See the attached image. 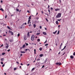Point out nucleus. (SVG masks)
Listing matches in <instances>:
<instances>
[{
  "mask_svg": "<svg viewBox=\"0 0 75 75\" xmlns=\"http://www.w3.org/2000/svg\"><path fill=\"white\" fill-rule=\"evenodd\" d=\"M62 13H59L57 14V15L56 16V18H59L61 17V15Z\"/></svg>",
  "mask_w": 75,
  "mask_h": 75,
  "instance_id": "nucleus-1",
  "label": "nucleus"
},
{
  "mask_svg": "<svg viewBox=\"0 0 75 75\" xmlns=\"http://www.w3.org/2000/svg\"><path fill=\"white\" fill-rule=\"evenodd\" d=\"M35 38V36L34 35H33L31 37V41H34V38Z\"/></svg>",
  "mask_w": 75,
  "mask_h": 75,
  "instance_id": "nucleus-2",
  "label": "nucleus"
},
{
  "mask_svg": "<svg viewBox=\"0 0 75 75\" xmlns=\"http://www.w3.org/2000/svg\"><path fill=\"white\" fill-rule=\"evenodd\" d=\"M56 64L57 65H62V64L61 63H59V62H57L56 63Z\"/></svg>",
  "mask_w": 75,
  "mask_h": 75,
  "instance_id": "nucleus-3",
  "label": "nucleus"
},
{
  "mask_svg": "<svg viewBox=\"0 0 75 75\" xmlns=\"http://www.w3.org/2000/svg\"><path fill=\"white\" fill-rule=\"evenodd\" d=\"M9 33H11V35H13V32L11 31L10 30H9Z\"/></svg>",
  "mask_w": 75,
  "mask_h": 75,
  "instance_id": "nucleus-4",
  "label": "nucleus"
},
{
  "mask_svg": "<svg viewBox=\"0 0 75 75\" xmlns=\"http://www.w3.org/2000/svg\"><path fill=\"white\" fill-rule=\"evenodd\" d=\"M27 35L28 37H30V33H29V32H28Z\"/></svg>",
  "mask_w": 75,
  "mask_h": 75,
  "instance_id": "nucleus-5",
  "label": "nucleus"
},
{
  "mask_svg": "<svg viewBox=\"0 0 75 75\" xmlns=\"http://www.w3.org/2000/svg\"><path fill=\"white\" fill-rule=\"evenodd\" d=\"M43 34H44V35H47V33H45V32H42Z\"/></svg>",
  "mask_w": 75,
  "mask_h": 75,
  "instance_id": "nucleus-6",
  "label": "nucleus"
},
{
  "mask_svg": "<svg viewBox=\"0 0 75 75\" xmlns=\"http://www.w3.org/2000/svg\"><path fill=\"white\" fill-rule=\"evenodd\" d=\"M48 11L49 12V14L50 15L51 14V11H50V9H48Z\"/></svg>",
  "mask_w": 75,
  "mask_h": 75,
  "instance_id": "nucleus-7",
  "label": "nucleus"
},
{
  "mask_svg": "<svg viewBox=\"0 0 75 75\" xmlns=\"http://www.w3.org/2000/svg\"><path fill=\"white\" fill-rule=\"evenodd\" d=\"M60 10V9L57 8V9H55V10L56 11H59Z\"/></svg>",
  "mask_w": 75,
  "mask_h": 75,
  "instance_id": "nucleus-8",
  "label": "nucleus"
},
{
  "mask_svg": "<svg viewBox=\"0 0 75 75\" xmlns=\"http://www.w3.org/2000/svg\"><path fill=\"white\" fill-rule=\"evenodd\" d=\"M39 56H40V57H42L43 56V54H40L39 55Z\"/></svg>",
  "mask_w": 75,
  "mask_h": 75,
  "instance_id": "nucleus-9",
  "label": "nucleus"
},
{
  "mask_svg": "<svg viewBox=\"0 0 75 75\" xmlns=\"http://www.w3.org/2000/svg\"><path fill=\"white\" fill-rule=\"evenodd\" d=\"M57 33V30H56L55 32H53V34H55L56 33Z\"/></svg>",
  "mask_w": 75,
  "mask_h": 75,
  "instance_id": "nucleus-10",
  "label": "nucleus"
},
{
  "mask_svg": "<svg viewBox=\"0 0 75 75\" xmlns=\"http://www.w3.org/2000/svg\"><path fill=\"white\" fill-rule=\"evenodd\" d=\"M25 45H23L22 46L23 48H25Z\"/></svg>",
  "mask_w": 75,
  "mask_h": 75,
  "instance_id": "nucleus-11",
  "label": "nucleus"
},
{
  "mask_svg": "<svg viewBox=\"0 0 75 75\" xmlns=\"http://www.w3.org/2000/svg\"><path fill=\"white\" fill-rule=\"evenodd\" d=\"M56 24L58 25V24H59V23H58V21H56Z\"/></svg>",
  "mask_w": 75,
  "mask_h": 75,
  "instance_id": "nucleus-12",
  "label": "nucleus"
},
{
  "mask_svg": "<svg viewBox=\"0 0 75 75\" xmlns=\"http://www.w3.org/2000/svg\"><path fill=\"white\" fill-rule=\"evenodd\" d=\"M0 10H1L2 11H4V10H3L2 8H0Z\"/></svg>",
  "mask_w": 75,
  "mask_h": 75,
  "instance_id": "nucleus-13",
  "label": "nucleus"
},
{
  "mask_svg": "<svg viewBox=\"0 0 75 75\" xmlns=\"http://www.w3.org/2000/svg\"><path fill=\"white\" fill-rule=\"evenodd\" d=\"M10 42H13V40L12 39H11L9 40Z\"/></svg>",
  "mask_w": 75,
  "mask_h": 75,
  "instance_id": "nucleus-14",
  "label": "nucleus"
},
{
  "mask_svg": "<svg viewBox=\"0 0 75 75\" xmlns=\"http://www.w3.org/2000/svg\"><path fill=\"white\" fill-rule=\"evenodd\" d=\"M33 25L34 26V28H35V27H36V25H35V24H34Z\"/></svg>",
  "mask_w": 75,
  "mask_h": 75,
  "instance_id": "nucleus-15",
  "label": "nucleus"
},
{
  "mask_svg": "<svg viewBox=\"0 0 75 75\" xmlns=\"http://www.w3.org/2000/svg\"><path fill=\"white\" fill-rule=\"evenodd\" d=\"M21 52L22 54H23V53H25V52L21 51Z\"/></svg>",
  "mask_w": 75,
  "mask_h": 75,
  "instance_id": "nucleus-16",
  "label": "nucleus"
},
{
  "mask_svg": "<svg viewBox=\"0 0 75 75\" xmlns=\"http://www.w3.org/2000/svg\"><path fill=\"white\" fill-rule=\"evenodd\" d=\"M70 58H71V59H73V58H74V57H73V56H71Z\"/></svg>",
  "mask_w": 75,
  "mask_h": 75,
  "instance_id": "nucleus-17",
  "label": "nucleus"
},
{
  "mask_svg": "<svg viewBox=\"0 0 75 75\" xmlns=\"http://www.w3.org/2000/svg\"><path fill=\"white\" fill-rule=\"evenodd\" d=\"M16 10L17 11H19V9L18 8H16Z\"/></svg>",
  "mask_w": 75,
  "mask_h": 75,
  "instance_id": "nucleus-18",
  "label": "nucleus"
},
{
  "mask_svg": "<svg viewBox=\"0 0 75 75\" xmlns=\"http://www.w3.org/2000/svg\"><path fill=\"white\" fill-rule=\"evenodd\" d=\"M8 45H7V46H6V49H7L8 48Z\"/></svg>",
  "mask_w": 75,
  "mask_h": 75,
  "instance_id": "nucleus-19",
  "label": "nucleus"
},
{
  "mask_svg": "<svg viewBox=\"0 0 75 75\" xmlns=\"http://www.w3.org/2000/svg\"><path fill=\"white\" fill-rule=\"evenodd\" d=\"M31 16H30L28 18V20H31Z\"/></svg>",
  "mask_w": 75,
  "mask_h": 75,
  "instance_id": "nucleus-20",
  "label": "nucleus"
},
{
  "mask_svg": "<svg viewBox=\"0 0 75 75\" xmlns=\"http://www.w3.org/2000/svg\"><path fill=\"white\" fill-rule=\"evenodd\" d=\"M34 54H36V50L35 49H34Z\"/></svg>",
  "mask_w": 75,
  "mask_h": 75,
  "instance_id": "nucleus-21",
  "label": "nucleus"
},
{
  "mask_svg": "<svg viewBox=\"0 0 75 75\" xmlns=\"http://www.w3.org/2000/svg\"><path fill=\"white\" fill-rule=\"evenodd\" d=\"M42 48H39V50H40V51H42Z\"/></svg>",
  "mask_w": 75,
  "mask_h": 75,
  "instance_id": "nucleus-22",
  "label": "nucleus"
},
{
  "mask_svg": "<svg viewBox=\"0 0 75 75\" xmlns=\"http://www.w3.org/2000/svg\"><path fill=\"white\" fill-rule=\"evenodd\" d=\"M7 28H8V29H9V30H11V29L10 28V27L8 26H7Z\"/></svg>",
  "mask_w": 75,
  "mask_h": 75,
  "instance_id": "nucleus-23",
  "label": "nucleus"
},
{
  "mask_svg": "<svg viewBox=\"0 0 75 75\" xmlns=\"http://www.w3.org/2000/svg\"><path fill=\"white\" fill-rule=\"evenodd\" d=\"M61 20H62V19H57V21H60Z\"/></svg>",
  "mask_w": 75,
  "mask_h": 75,
  "instance_id": "nucleus-24",
  "label": "nucleus"
},
{
  "mask_svg": "<svg viewBox=\"0 0 75 75\" xmlns=\"http://www.w3.org/2000/svg\"><path fill=\"white\" fill-rule=\"evenodd\" d=\"M37 41H38V42H40V39H38L37 40Z\"/></svg>",
  "mask_w": 75,
  "mask_h": 75,
  "instance_id": "nucleus-25",
  "label": "nucleus"
},
{
  "mask_svg": "<svg viewBox=\"0 0 75 75\" xmlns=\"http://www.w3.org/2000/svg\"><path fill=\"white\" fill-rule=\"evenodd\" d=\"M4 59V58H2L1 59V61H3V59Z\"/></svg>",
  "mask_w": 75,
  "mask_h": 75,
  "instance_id": "nucleus-26",
  "label": "nucleus"
},
{
  "mask_svg": "<svg viewBox=\"0 0 75 75\" xmlns=\"http://www.w3.org/2000/svg\"><path fill=\"white\" fill-rule=\"evenodd\" d=\"M34 69H34V68H33L32 69L31 71H34Z\"/></svg>",
  "mask_w": 75,
  "mask_h": 75,
  "instance_id": "nucleus-27",
  "label": "nucleus"
},
{
  "mask_svg": "<svg viewBox=\"0 0 75 75\" xmlns=\"http://www.w3.org/2000/svg\"><path fill=\"white\" fill-rule=\"evenodd\" d=\"M45 20L47 21V22H48V20L47 18H45Z\"/></svg>",
  "mask_w": 75,
  "mask_h": 75,
  "instance_id": "nucleus-28",
  "label": "nucleus"
},
{
  "mask_svg": "<svg viewBox=\"0 0 75 75\" xmlns=\"http://www.w3.org/2000/svg\"><path fill=\"white\" fill-rule=\"evenodd\" d=\"M4 54H6V53H2V55H4Z\"/></svg>",
  "mask_w": 75,
  "mask_h": 75,
  "instance_id": "nucleus-29",
  "label": "nucleus"
},
{
  "mask_svg": "<svg viewBox=\"0 0 75 75\" xmlns=\"http://www.w3.org/2000/svg\"><path fill=\"white\" fill-rule=\"evenodd\" d=\"M25 44H26V45L27 46L28 45V44L27 43H25Z\"/></svg>",
  "mask_w": 75,
  "mask_h": 75,
  "instance_id": "nucleus-30",
  "label": "nucleus"
},
{
  "mask_svg": "<svg viewBox=\"0 0 75 75\" xmlns=\"http://www.w3.org/2000/svg\"><path fill=\"white\" fill-rule=\"evenodd\" d=\"M20 34H18L17 36L18 37H19L20 36Z\"/></svg>",
  "mask_w": 75,
  "mask_h": 75,
  "instance_id": "nucleus-31",
  "label": "nucleus"
},
{
  "mask_svg": "<svg viewBox=\"0 0 75 75\" xmlns=\"http://www.w3.org/2000/svg\"><path fill=\"white\" fill-rule=\"evenodd\" d=\"M23 49V47H20V50H22V49Z\"/></svg>",
  "mask_w": 75,
  "mask_h": 75,
  "instance_id": "nucleus-32",
  "label": "nucleus"
},
{
  "mask_svg": "<svg viewBox=\"0 0 75 75\" xmlns=\"http://www.w3.org/2000/svg\"><path fill=\"white\" fill-rule=\"evenodd\" d=\"M24 38L25 40H27V38H26L25 37H24Z\"/></svg>",
  "mask_w": 75,
  "mask_h": 75,
  "instance_id": "nucleus-33",
  "label": "nucleus"
},
{
  "mask_svg": "<svg viewBox=\"0 0 75 75\" xmlns=\"http://www.w3.org/2000/svg\"><path fill=\"white\" fill-rule=\"evenodd\" d=\"M59 32H60V31H58V32L57 34H59Z\"/></svg>",
  "mask_w": 75,
  "mask_h": 75,
  "instance_id": "nucleus-34",
  "label": "nucleus"
},
{
  "mask_svg": "<svg viewBox=\"0 0 75 75\" xmlns=\"http://www.w3.org/2000/svg\"><path fill=\"white\" fill-rule=\"evenodd\" d=\"M36 20H38V19H39V17H37L36 18Z\"/></svg>",
  "mask_w": 75,
  "mask_h": 75,
  "instance_id": "nucleus-35",
  "label": "nucleus"
},
{
  "mask_svg": "<svg viewBox=\"0 0 75 75\" xmlns=\"http://www.w3.org/2000/svg\"><path fill=\"white\" fill-rule=\"evenodd\" d=\"M17 69L16 68H14V71H16Z\"/></svg>",
  "mask_w": 75,
  "mask_h": 75,
  "instance_id": "nucleus-36",
  "label": "nucleus"
},
{
  "mask_svg": "<svg viewBox=\"0 0 75 75\" xmlns=\"http://www.w3.org/2000/svg\"><path fill=\"white\" fill-rule=\"evenodd\" d=\"M39 34H40V33H37L36 35H39Z\"/></svg>",
  "mask_w": 75,
  "mask_h": 75,
  "instance_id": "nucleus-37",
  "label": "nucleus"
},
{
  "mask_svg": "<svg viewBox=\"0 0 75 75\" xmlns=\"http://www.w3.org/2000/svg\"><path fill=\"white\" fill-rule=\"evenodd\" d=\"M40 29H41L42 28V27L41 26H40Z\"/></svg>",
  "mask_w": 75,
  "mask_h": 75,
  "instance_id": "nucleus-38",
  "label": "nucleus"
},
{
  "mask_svg": "<svg viewBox=\"0 0 75 75\" xmlns=\"http://www.w3.org/2000/svg\"><path fill=\"white\" fill-rule=\"evenodd\" d=\"M10 51V49H9L7 50L8 52H9V51Z\"/></svg>",
  "mask_w": 75,
  "mask_h": 75,
  "instance_id": "nucleus-39",
  "label": "nucleus"
},
{
  "mask_svg": "<svg viewBox=\"0 0 75 75\" xmlns=\"http://www.w3.org/2000/svg\"><path fill=\"white\" fill-rule=\"evenodd\" d=\"M30 21H31V20H30V19H28V22H30Z\"/></svg>",
  "mask_w": 75,
  "mask_h": 75,
  "instance_id": "nucleus-40",
  "label": "nucleus"
},
{
  "mask_svg": "<svg viewBox=\"0 0 75 75\" xmlns=\"http://www.w3.org/2000/svg\"><path fill=\"white\" fill-rule=\"evenodd\" d=\"M37 61H40V59H37Z\"/></svg>",
  "mask_w": 75,
  "mask_h": 75,
  "instance_id": "nucleus-41",
  "label": "nucleus"
},
{
  "mask_svg": "<svg viewBox=\"0 0 75 75\" xmlns=\"http://www.w3.org/2000/svg\"><path fill=\"white\" fill-rule=\"evenodd\" d=\"M48 45V44H46L45 45V46H47V45Z\"/></svg>",
  "mask_w": 75,
  "mask_h": 75,
  "instance_id": "nucleus-42",
  "label": "nucleus"
},
{
  "mask_svg": "<svg viewBox=\"0 0 75 75\" xmlns=\"http://www.w3.org/2000/svg\"><path fill=\"white\" fill-rule=\"evenodd\" d=\"M17 64H19V62H16Z\"/></svg>",
  "mask_w": 75,
  "mask_h": 75,
  "instance_id": "nucleus-43",
  "label": "nucleus"
},
{
  "mask_svg": "<svg viewBox=\"0 0 75 75\" xmlns=\"http://www.w3.org/2000/svg\"><path fill=\"white\" fill-rule=\"evenodd\" d=\"M47 42V40H46L44 42V44H45V43H46V42Z\"/></svg>",
  "mask_w": 75,
  "mask_h": 75,
  "instance_id": "nucleus-44",
  "label": "nucleus"
},
{
  "mask_svg": "<svg viewBox=\"0 0 75 75\" xmlns=\"http://www.w3.org/2000/svg\"><path fill=\"white\" fill-rule=\"evenodd\" d=\"M45 67V66L44 65H43L42 67V68H44V67Z\"/></svg>",
  "mask_w": 75,
  "mask_h": 75,
  "instance_id": "nucleus-45",
  "label": "nucleus"
},
{
  "mask_svg": "<svg viewBox=\"0 0 75 75\" xmlns=\"http://www.w3.org/2000/svg\"><path fill=\"white\" fill-rule=\"evenodd\" d=\"M23 24H25V25H27V23H23Z\"/></svg>",
  "mask_w": 75,
  "mask_h": 75,
  "instance_id": "nucleus-46",
  "label": "nucleus"
},
{
  "mask_svg": "<svg viewBox=\"0 0 75 75\" xmlns=\"http://www.w3.org/2000/svg\"><path fill=\"white\" fill-rule=\"evenodd\" d=\"M1 64H3V62H1Z\"/></svg>",
  "mask_w": 75,
  "mask_h": 75,
  "instance_id": "nucleus-47",
  "label": "nucleus"
},
{
  "mask_svg": "<svg viewBox=\"0 0 75 75\" xmlns=\"http://www.w3.org/2000/svg\"><path fill=\"white\" fill-rule=\"evenodd\" d=\"M73 55L75 56V52H74L73 53Z\"/></svg>",
  "mask_w": 75,
  "mask_h": 75,
  "instance_id": "nucleus-48",
  "label": "nucleus"
},
{
  "mask_svg": "<svg viewBox=\"0 0 75 75\" xmlns=\"http://www.w3.org/2000/svg\"><path fill=\"white\" fill-rule=\"evenodd\" d=\"M2 67H4V64L2 66Z\"/></svg>",
  "mask_w": 75,
  "mask_h": 75,
  "instance_id": "nucleus-49",
  "label": "nucleus"
},
{
  "mask_svg": "<svg viewBox=\"0 0 75 75\" xmlns=\"http://www.w3.org/2000/svg\"><path fill=\"white\" fill-rule=\"evenodd\" d=\"M27 12L28 13H30V11H28H28H27Z\"/></svg>",
  "mask_w": 75,
  "mask_h": 75,
  "instance_id": "nucleus-50",
  "label": "nucleus"
},
{
  "mask_svg": "<svg viewBox=\"0 0 75 75\" xmlns=\"http://www.w3.org/2000/svg\"><path fill=\"white\" fill-rule=\"evenodd\" d=\"M65 54V52H64V53L62 54V55H64Z\"/></svg>",
  "mask_w": 75,
  "mask_h": 75,
  "instance_id": "nucleus-51",
  "label": "nucleus"
},
{
  "mask_svg": "<svg viewBox=\"0 0 75 75\" xmlns=\"http://www.w3.org/2000/svg\"><path fill=\"white\" fill-rule=\"evenodd\" d=\"M65 48H66V46H65L64 47V49H65Z\"/></svg>",
  "mask_w": 75,
  "mask_h": 75,
  "instance_id": "nucleus-52",
  "label": "nucleus"
},
{
  "mask_svg": "<svg viewBox=\"0 0 75 75\" xmlns=\"http://www.w3.org/2000/svg\"><path fill=\"white\" fill-rule=\"evenodd\" d=\"M27 49H26L25 50V51L26 52V51H27Z\"/></svg>",
  "mask_w": 75,
  "mask_h": 75,
  "instance_id": "nucleus-53",
  "label": "nucleus"
},
{
  "mask_svg": "<svg viewBox=\"0 0 75 75\" xmlns=\"http://www.w3.org/2000/svg\"><path fill=\"white\" fill-rule=\"evenodd\" d=\"M5 18H7V15H6Z\"/></svg>",
  "mask_w": 75,
  "mask_h": 75,
  "instance_id": "nucleus-54",
  "label": "nucleus"
},
{
  "mask_svg": "<svg viewBox=\"0 0 75 75\" xmlns=\"http://www.w3.org/2000/svg\"><path fill=\"white\" fill-rule=\"evenodd\" d=\"M47 59H46L45 60V62H47Z\"/></svg>",
  "mask_w": 75,
  "mask_h": 75,
  "instance_id": "nucleus-55",
  "label": "nucleus"
},
{
  "mask_svg": "<svg viewBox=\"0 0 75 75\" xmlns=\"http://www.w3.org/2000/svg\"><path fill=\"white\" fill-rule=\"evenodd\" d=\"M27 65L28 66H29V65H30V64H27Z\"/></svg>",
  "mask_w": 75,
  "mask_h": 75,
  "instance_id": "nucleus-56",
  "label": "nucleus"
},
{
  "mask_svg": "<svg viewBox=\"0 0 75 75\" xmlns=\"http://www.w3.org/2000/svg\"><path fill=\"white\" fill-rule=\"evenodd\" d=\"M51 8V10H53V8Z\"/></svg>",
  "mask_w": 75,
  "mask_h": 75,
  "instance_id": "nucleus-57",
  "label": "nucleus"
},
{
  "mask_svg": "<svg viewBox=\"0 0 75 75\" xmlns=\"http://www.w3.org/2000/svg\"><path fill=\"white\" fill-rule=\"evenodd\" d=\"M3 36H4V37L5 36H6V35H3Z\"/></svg>",
  "mask_w": 75,
  "mask_h": 75,
  "instance_id": "nucleus-58",
  "label": "nucleus"
},
{
  "mask_svg": "<svg viewBox=\"0 0 75 75\" xmlns=\"http://www.w3.org/2000/svg\"><path fill=\"white\" fill-rule=\"evenodd\" d=\"M21 65H23V64L22 63H21Z\"/></svg>",
  "mask_w": 75,
  "mask_h": 75,
  "instance_id": "nucleus-59",
  "label": "nucleus"
},
{
  "mask_svg": "<svg viewBox=\"0 0 75 75\" xmlns=\"http://www.w3.org/2000/svg\"><path fill=\"white\" fill-rule=\"evenodd\" d=\"M60 53H61V52H59L58 53V54H60Z\"/></svg>",
  "mask_w": 75,
  "mask_h": 75,
  "instance_id": "nucleus-60",
  "label": "nucleus"
},
{
  "mask_svg": "<svg viewBox=\"0 0 75 75\" xmlns=\"http://www.w3.org/2000/svg\"><path fill=\"white\" fill-rule=\"evenodd\" d=\"M22 27H23V25L21 26V28H22Z\"/></svg>",
  "mask_w": 75,
  "mask_h": 75,
  "instance_id": "nucleus-61",
  "label": "nucleus"
},
{
  "mask_svg": "<svg viewBox=\"0 0 75 75\" xmlns=\"http://www.w3.org/2000/svg\"><path fill=\"white\" fill-rule=\"evenodd\" d=\"M64 50V48H63L61 50V51H63V50Z\"/></svg>",
  "mask_w": 75,
  "mask_h": 75,
  "instance_id": "nucleus-62",
  "label": "nucleus"
},
{
  "mask_svg": "<svg viewBox=\"0 0 75 75\" xmlns=\"http://www.w3.org/2000/svg\"><path fill=\"white\" fill-rule=\"evenodd\" d=\"M50 8V6L49 5H48V8Z\"/></svg>",
  "mask_w": 75,
  "mask_h": 75,
  "instance_id": "nucleus-63",
  "label": "nucleus"
},
{
  "mask_svg": "<svg viewBox=\"0 0 75 75\" xmlns=\"http://www.w3.org/2000/svg\"><path fill=\"white\" fill-rule=\"evenodd\" d=\"M1 3H3V1H1Z\"/></svg>",
  "mask_w": 75,
  "mask_h": 75,
  "instance_id": "nucleus-64",
  "label": "nucleus"
}]
</instances>
